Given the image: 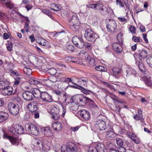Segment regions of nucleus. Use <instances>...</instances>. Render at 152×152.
<instances>
[{
    "instance_id": "nucleus-46",
    "label": "nucleus",
    "mask_w": 152,
    "mask_h": 152,
    "mask_svg": "<svg viewBox=\"0 0 152 152\" xmlns=\"http://www.w3.org/2000/svg\"><path fill=\"white\" fill-rule=\"evenodd\" d=\"M132 40L135 42H140L142 41V39L140 37H137L135 36H133Z\"/></svg>"
},
{
    "instance_id": "nucleus-20",
    "label": "nucleus",
    "mask_w": 152,
    "mask_h": 152,
    "mask_svg": "<svg viewBox=\"0 0 152 152\" xmlns=\"http://www.w3.org/2000/svg\"><path fill=\"white\" fill-rule=\"evenodd\" d=\"M6 137L9 139L12 144L13 145H18L19 144V141L15 137L6 135Z\"/></svg>"
},
{
    "instance_id": "nucleus-56",
    "label": "nucleus",
    "mask_w": 152,
    "mask_h": 152,
    "mask_svg": "<svg viewBox=\"0 0 152 152\" xmlns=\"http://www.w3.org/2000/svg\"><path fill=\"white\" fill-rule=\"evenodd\" d=\"M116 4L119 5L120 7H123L124 6V4L121 0H116Z\"/></svg>"
},
{
    "instance_id": "nucleus-50",
    "label": "nucleus",
    "mask_w": 152,
    "mask_h": 152,
    "mask_svg": "<svg viewBox=\"0 0 152 152\" xmlns=\"http://www.w3.org/2000/svg\"><path fill=\"white\" fill-rule=\"evenodd\" d=\"M88 81V80L86 78H83L82 77L80 79V80L78 81V82H81L83 84V85L86 86V83Z\"/></svg>"
},
{
    "instance_id": "nucleus-45",
    "label": "nucleus",
    "mask_w": 152,
    "mask_h": 152,
    "mask_svg": "<svg viewBox=\"0 0 152 152\" xmlns=\"http://www.w3.org/2000/svg\"><path fill=\"white\" fill-rule=\"evenodd\" d=\"M43 13L48 16L50 18L53 19V17L51 13L49 10L47 9H44L42 10Z\"/></svg>"
},
{
    "instance_id": "nucleus-2",
    "label": "nucleus",
    "mask_w": 152,
    "mask_h": 152,
    "mask_svg": "<svg viewBox=\"0 0 152 152\" xmlns=\"http://www.w3.org/2000/svg\"><path fill=\"white\" fill-rule=\"evenodd\" d=\"M84 36L87 40L91 42H95L98 37L96 34L89 28H88L86 30Z\"/></svg>"
},
{
    "instance_id": "nucleus-17",
    "label": "nucleus",
    "mask_w": 152,
    "mask_h": 152,
    "mask_svg": "<svg viewBox=\"0 0 152 152\" xmlns=\"http://www.w3.org/2000/svg\"><path fill=\"white\" fill-rule=\"evenodd\" d=\"M52 127L54 130L58 131L61 130L62 129L63 125L61 123L57 122L53 123Z\"/></svg>"
},
{
    "instance_id": "nucleus-35",
    "label": "nucleus",
    "mask_w": 152,
    "mask_h": 152,
    "mask_svg": "<svg viewBox=\"0 0 152 152\" xmlns=\"http://www.w3.org/2000/svg\"><path fill=\"white\" fill-rule=\"evenodd\" d=\"M80 40V41L78 44V45H77V47L80 48H82L84 47L85 45V44L86 42H84L83 38H81V39Z\"/></svg>"
},
{
    "instance_id": "nucleus-44",
    "label": "nucleus",
    "mask_w": 152,
    "mask_h": 152,
    "mask_svg": "<svg viewBox=\"0 0 152 152\" xmlns=\"http://www.w3.org/2000/svg\"><path fill=\"white\" fill-rule=\"evenodd\" d=\"M56 76H53L51 77L48 80L50 81V82H52L53 83H55L58 81V78H57Z\"/></svg>"
},
{
    "instance_id": "nucleus-54",
    "label": "nucleus",
    "mask_w": 152,
    "mask_h": 152,
    "mask_svg": "<svg viewBox=\"0 0 152 152\" xmlns=\"http://www.w3.org/2000/svg\"><path fill=\"white\" fill-rule=\"evenodd\" d=\"M21 78L19 77H16L15 78V82L14 84L15 85H18L20 83Z\"/></svg>"
},
{
    "instance_id": "nucleus-27",
    "label": "nucleus",
    "mask_w": 152,
    "mask_h": 152,
    "mask_svg": "<svg viewBox=\"0 0 152 152\" xmlns=\"http://www.w3.org/2000/svg\"><path fill=\"white\" fill-rule=\"evenodd\" d=\"M36 147L40 151L43 149V142L41 141L38 140H36Z\"/></svg>"
},
{
    "instance_id": "nucleus-47",
    "label": "nucleus",
    "mask_w": 152,
    "mask_h": 152,
    "mask_svg": "<svg viewBox=\"0 0 152 152\" xmlns=\"http://www.w3.org/2000/svg\"><path fill=\"white\" fill-rule=\"evenodd\" d=\"M78 107L77 104H75L74 105L71 106L70 107V110L71 111H77L78 109Z\"/></svg>"
},
{
    "instance_id": "nucleus-33",
    "label": "nucleus",
    "mask_w": 152,
    "mask_h": 152,
    "mask_svg": "<svg viewBox=\"0 0 152 152\" xmlns=\"http://www.w3.org/2000/svg\"><path fill=\"white\" fill-rule=\"evenodd\" d=\"M117 40L120 44H123V34L122 33L120 32L118 34L116 37Z\"/></svg>"
},
{
    "instance_id": "nucleus-29",
    "label": "nucleus",
    "mask_w": 152,
    "mask_h": 152,
    "mask_svg": "<svg viewBox=\"0 0 152 152\" xmlns=\"http://www.w3.org/2000/svg\"><path fill=\"white\" fill-rule=\"evenodd\" d=\"M139 56L141 58L144 59L148 56L147 51L146 50H142L139 53Z\"/></svg>"
},
{
    "instance_id": "nucleus-49",
    "label": "nucleus",
    "mask_w": 152,
    "mask_h": 152,
    "mask_svg": "<svg viewBox=\"0 0 152 152\" xmlns=\"http://www.w3.org/2000/svg\"><path fill=\"white\" fill-rule=\"evenodd\" d=\"M48 73L51 75H54L56 73V70L53 67L49 69Z\"/></svg>"
},
{
    "instance_id": "nucleus-51",
    "label": "nucleus",
    "mask_w": 152,
    "mask_h": 152,
    "mask_svg": "<svg viewBox=\"0 0 152 152\" xmlns=\"http://www.w3.org/2000/svg\"><path fill=\"white\" fill-rule=\"evenodd\" d=\"M116 143L118 145L122 147L124 144L122 140L120 138H117L116 140Z\"/></svg>"
},
{
    "instance_id": "nucleus-9",
    "label": "nucleus",
    "mask_w": 152,
    "mask_h": 152,
    "mask_svg": "<svg viewBox=\"0 0 152 152\" xmlns=\"http://www.w3.org/2000/svg\"><path fill=\"white\" fill-rule=\"evenodd\" d=\"M22 96L25 100L28 101L34 99V95L31 90L30 91H24L22 94Z\"/></svg>"
},
{
    "instance_id": "nucleus-48",
    "label": "nucleus",
    "mask_w": 152,
    "mask_h": 152,
    "mask_svg": "<svg viewBox=\"0 0 152 152\" xmlns=\"http://www.w3.org/2000/svg\"><path fill=\"white\" fill-rule=\"evenodd\" d=\"M95 69L96 70L102 72H106L107 70L105 67H95Z\"/></svg>"
},
{
    "instance_id": "nucleus-32",
    "label": "nucleus",
    "mask_w": 152,
    "mask_h": 152,
    "mask_svg": "<svg viewBox=\"0 0 152 152\" xmlns=\"http://www.w3.org/2000/svg\"><path fill=\"white\" fill-rule=\"evenodd\" d=\"M23 71L24 74L28 75H30L32 72L31 69L29 67H24Z\"/></svg>"
},
{
    "instance_id": "nucleus-37",
    "label": "nucleus",
    "mask_w": 152,
    "mask_h": 152,
    "mask_svg": "<svg viewBox=\"0 0 152 152\" xmlns=\"http://www.w3.org/2000/svg\"><path fill=\"white\" fill-rule=\"evenodd\" d=\"M139 70L142 75H147L148 74V71L145 67H138Z\"/></svg>"
},
{
    "instance_id": "nucleus-6",
    "label": "nucleus",
    "mask_w": 152,
    "mask_h": 152,
    "mask_svg": "<svg viewBox=\"0 0 152 152\" xmlns=\"http://www.w3.org/2000/svg\"><path fill=\"white\" fill-rule=\"evenodd\" d=\"M7 108L10 112L14 115H17L19 112V106L18 104L10 102L7 106Z\"/></svg>"
},
{
    "instance_id": "nucleus-16",
    "label": "nucleus",
    "mask_w": 152,
    "mask_h": 152,
    "mask_svg": "<svg viewBox=\"0 0 152 152\" xmlns=\"http://www.w3.org/2000/svg\"><path fill=\"white\" fill-rule=\"evenodd\" d=\"M41 131L42 133L46 137H50L53 135L52 132L48 127L42 128L41 129Z\"/></svg>"
},
{
    "instance_id": "nucleus-63",
    "label": "nucleus",
    "mask_w": 152,
    "mask_h": 152,
    "mask_svg": "<svg viewBox=\"0 0 152 152\" xmlns=\"http://www.w3.org/2000/svg\"><path fill=\"white\" fill-rule=\"evenodd\" d=\"M85 44L84 47L85 48H87L88 50H90L91 49L92 47L90 43L86 42Z\"/></svg>"
},
{
    "instance_id": "nucleus-10",
    "label": "nucleus",
    "mask_w": 152,
    "mask_h": 152,
    "mask_svg": "<svg viewBox=\"0 0 152 152\" xmlns=\"http://www.w3.org/2000/svg\"><path fill=\"white\" fill-rule=\"evenodd\" d=\"M110 22L106 25V28L107 31L109 32H114L115 28H116V24L114 21L113 20H109Z\"/></svg>"
},
{
    "instance_id": "nucleus-12",
    "label": "nucleus",
    "mask_w": 152,
    "mask_h": 152,
    "mask_svg": "<svg viewBox=\"0 0 152 152\" xmlns=\"http://www.w3.org/2000/svg\"><path fill=\"white\" fill-rule=\"evenodd\" d=\"M27 107L31 112H35L38 109L37 102L35 101H33L29 103Z\"/></svg>"
},
{
    "instance_id": "nucleus-61",
    "label": "nucleus",
    "mask_w": 152,
    "mask_h": 152,
    "mask_svg": "<svg viewBox=\"0 0 152 152\" xmlns=\"http://www.w3.org/2000/svg\"><path fill=\"white\" fill-rule=\"evenodd\" d=\"M87 7L84 6L82 7L81 8L80 12L83 13H85L87 11Z\"/></svg>"
},
{
    "instance_id": "nucleus-43",
    "label": "nucleus",
    "mask_w": 152,
    "mask_h": 152,
    "mask_svg": "<svg viewBox=\"0 0 152 152\" xmlns=\"http://www.w3.org/2000/svg\"><path fill=\"white\" fill-rule=\"evenodd\" d=\"M5 6L9 8L10 9H12L15 7L14 4L11 1H8L6 3Z\"/></svg>"
},
{
    "instance_id": "nucleus-13",
    "label": "nucleus",
    "mask_w": 152,
    "mask_h": 152,
    "mask_svg": "<svg viewBox=\"0 0 152 152\" xmlns=\"http://www.w3.org/2000/svg\"><path fill=\"white\" fill-rule=\"evenodd\" d=\"M102 15H105L112 12V10L110 7L107 8L104 6L100 4V7L99 8Z\"/></svg>"
},
{
    "instance_id": "nucleus-15",
    "label": "nucleus",
    "mask_w": 152,
    "mask_h": 152,
    "mask_svg": "<svg viewBox=\"0 0 152 152\" xmlns=\"http://www.w3.org/2000/svg\"><path fill=\"white\" fill-rule=\"evenodd\" d=\"M82 117L86 120H88L90 118V115L89 112L85 110H82L79 111L78 112Z\"/></svg>"
},
{
    "instance_id": "nucleus-24",
    "label": "nucleus",
    "mask_w": 152,
    "mask_h": 152,
    "mask_svg": "<svg viewBox=\"0 0 152 152\" xmlns=\"http://www.w3.org/2000/svg\"><path fill=\"white\" fill-rule=\"evenodd\" d=\"M115 136L116 134L115 133L112 131H110L107 132L106 137L107 138L110 139L115 137Z\"/></svg>"
},
{
    "instance_id": "nucleus-55",
    "label": "nucleus",
    "mask_w": 152,
    "mask_h": 152,
    "mask_svg": "<svg viewBox=\"0 0 152 152\" xmlns=\"http://www.w3.org/2000/svg\"><path fill=\"white\" fill-rule=\"evenodd\" d=\"M98 150L95 147H90L88 152H98Z\"/></svg>"
},
{
    "instance_id": "nucleus-30",
    "label": "nucleus",
    "mask_w": 152,
    "mask_h": 152,
    "mask_svg": "<svg viewBox=\"0 0 152 152\" xmlns=\"http://www.w3.org/2000/svg\"><path fill=\"white\" fill-rule=\"evenodd\" d=\"M29 82L32 84L38 85H39L40 81H38L36 78H30L28 80Z\"/></svg>"
},
{
    "instance_id": "nucleus-41",
    "label": "nucleus",
    "mask_w": 152,
    "mask_h": 152,
    "mask_svg": "<svg viewBox=\"0 0 152 152\" xmlns=\"http://www.w3.org/2000/svg\"><path fill=\"white\" fill-rule=\"evenodd\" d=\"M69 61L72 62L79 64V63L78 61V58L74 57H70L69 58Z\"/></svg>"
},
{
    "instance_id": "nucleus-57",
    "label": "nucleus",
    "mask_w": 152,
    "mask_h": 152,
    "mask_svg": "<svg viewBox=\"0 0 152 152\" xmlns=\"http://www.w3.org/2000/svg\"><path fill=\"white\" fill-rule=\"evenodd\" d=\"M125 148L123 147H121L118 148L116 152H126Z\"/></svg>"
},
{
    "instance_id": "nucleus-26",
    "label": "nucleus",
    "mask_w": 152,
    "mask_h": 152,
    "mask_svg": "<svg viewBox=\"0 0 152 152\" xmlns=\"http://www.w3.org/2000/svg\"><path fill=\"white\" fill-rule=\"evenodd\" d=\"M100 4H90L86 5V6L88 8H90L95 10H99L100 7Z\"/></svg>"
},
{
    "instance_id": "nucleus-8",
    "label": "nucleus",
    "mask_w": 152,
    "mask_h": 152,
    "mask_svg": "<svg viewBox=\"0 0 152 152\" xmlns=\"http://www.w3.org/2000/svg\"><path fill=\"white\" fill-rule=\"evenodd\" d=\"M95 126L97 129L100 130H104L106 128V125L105 122L102 119L96 120Z\"/></svg>"
},
{
    "instance_id": "nucleus-38",
    "label": "nucleus",
    "mask_w": 152,
    "mask_h": 152,
    "mask_svg": "<svg viewBox=\"0 0 152 152\" xmlns=\"http://www.w3.org/2000/svg\"><path fill=\"white\" fill-rule=\"evenodd\" d=\"M121 69L118 67H113L112 69L113 72L115 75H117L120 72Z\"/></svg>"
},
{
    "instance_id": "nucleus-58",
    "label": "nucleus",
    "mask_w": 152,
    "mask_h": 152,
    "mask_svg": "<svg viewBox=\"0 0 152 152\" xmlns=\"http://www.w3.org/2000/svg\"><path fill=\"white\" fill-rule=\"evenodd\" d=\"M67 49L69 51H73L74 49V47L72 45H69L67 46Z\"/></svg>"
},
{
    "instance_id": "nucleus-3",
    "label": "nucleus",
    "mask_w": 152,
    "mask_h": 152,
    "mask_svg": "<svg viewBox=\"0 0 152 152\" xmlns=\"http://www.w3.org/2000/svg\"><path fill=\"white\" fill-rule=\"evenodd\" d=\"M25 126L26 129L29 133L35 136L39 134V129L33 124L31 123L26 124Z\"/></svg>"
},
{
    "instance_id": "nucleus-64",
    "label": "nucleus",
    "mask_w": 152,
    "mask_h": 152,
    "mask_svg": "<svg viewBox=\"0 0 152 152\" xmlns=\"http://www.w3.org/2000/svg\"><path fill=\"white\" fill-rule=\"evenodd\" d=\"M54 94H56V95L58 96H60L62 94V92L60 90H57L54 91H53Z\"/></svg>"
},
{
    "instance_id": "nucleus-5",
    "label": "nucleus",
    "mask_w": 152,
    "mask_h": 152,
    "mask_svg": "<svg viewBox=\"0 0 152 152\" xmlns=\"http://www.w3.org/2000/svg\"><path fill=\"white\" fill-rule=\"evenodd\" d=\"M5 83L4 81L0 82V88L2 89V92L4 96L10 95L12 94L13 92V88L11 86H8L5 87Z\"/></svg>"
},
{
    "instance_id": "nucleus-14",
    "label": "nucleus",
    "mask_w": 152,
    "mask_h": 152,
    "mask_svg": "<svg viewBox=\"0 0 152 152\" xmlns=\"http://www.w3.org/2000/svg\"><path fill=\"white\" fill-rule=\"evenodd\" d=\"M123 44H120V43L115 42L112 44V47L114 51L118 53H120L122 52L123 48L121 45Z\"/></svg>"
},
{
    "instance_id": "nucleus-60",
    "label": "nucleus",
    "mask_w": 152,
    "mask_h": 152,
    "mask_svg": "<svg viewBox=\"0 0 152 152\" xmlns=\"http://www.w3.org/2000/svg\"><path fill=\"white\" fill-rule=\"evenodd\" d=\"M39 44L43 46H45L48 44L47 41L45 40V39H43L42 40V42H40Z\"/></svg>"
},
{
    "instance_id": "nucleus-62",
    "label": "nucleus",
    "mask_w": 152,
    "mask_h": 152,
    "mask_svg": "<svg viewBox=\"0 0 152 152\" xmlns=\"http://www.w3.org/2000/svg\"><path fill=\"white\" fill-rule=\"evenodd\" d=\"M29 24L28 23L26 22L25 23V25L24 27V29L26 31V32H28L29 31Z\"/></svg>"
},
{
    "instance_id": "nucleus-28",
    "label": "nucleus",
    "mask_w": 152,
    "mask_h": 152,
    "mask_svg": "<svg viewBox=\"0 0 152 152\" xmlns=\"http://www.w3.org/2000/svg\"><path fill=\"white\" fill-rule=\"evenodd\" d=\"M10 14L12 18L16 20L18 18V17L19 16V14L15 10H13Z\"/></svg>"
},
{
    "instance_id": "nucleus-18",
    "label": "nucleus",
    "mask_w": 152,
    "mask_h": 152,
    "mask_svg": "<svg viewBox=\"0 0 152 152\" xmlns=\"http://www.w3.org/2000/svg\"><path fill=\"white\" fill-rule=\"evenodd\" d=\"M138 114H136L134 116V118L137 121H139L140 120L143 122L144 121V120L143 118V115L142 114V111L140 109H138Z\"/></svg>"
},
{
    "instance_id": "nucleus-34",
    "label": "nucleus",
    "mask_w": 152,
    "mask_h": 152,
    "mask_svg": "<svg viewBox=\"0 0 152 152\" xmlns=\"http://www.w3.org/2000/svg\"><path fill=\"white\" fill-rule=\"evenodd\" d=\"M95 147L97 150L99 152L100 151L103 150L104 148V145L101 143H98L96 145V147Z\"/></svg>"
},
{
    "instance_id": "nucleus-59",
    "label": "nucleus",
    "mask_w": 152,
    "mask_h": 152,
    "mask_svg": "<svg viewBox=\"0 0 152 152\" xmlns=\"http://www.w3.org/2000/svg\"><path fill=\"white\" fill-rule=\"evenodd\" d=\"M129 30L131 33L134 34H136V28L134 26H132L130 27L129 28Z\"/></svg>"
},
{
    "instance_id": "nucleus-21",
    "label": "nucleus",
    "mask_w": 152,
    "mask_h": 152,
    "mask_svg": "<svg viewBox=\"0 0 152 152\" xmlns=\"http://www.w3.org/2000/svg\"><path fill=\"white\" fill-rule=\"evenodd\" d=\"M32 93L34 95V97L36 98H39L40 97L41 93L40 91L37 88H34L31 90Z\"/></svg>"
},
{
    "instance_id": "nucleus-40",
    "label": "nucleus",
    "mask_w": 152,
    "mask_h": 152,
    "mask_svg": "<svg viewBox=\"0 0 152 152\" xmlns=\"http://www.w3.org/2000/svg\"><path fill=\"white\" fill-rule=\"evenodd\" d=\"M49 83L50 81L48 80H43L42 82L40 81L39 86L42 85L45 86H50L49 84Z\"/></svg>"
},
{
    "instance_id": "nucleus-39",
    "label": "nucleus",
    "mask_w": 152,
    "mask_h": 152,
    "mask_svg": "<svg viewBox=\"0 0 152 152\" xmlns=\"http://www.w3.org/2000/svg\"><path fill=\"white\" fill-rule=\"evenodd\" d=\"M88 60L89 64L92 66H94L96 64V62L94 58H93L90 57L89 56L88 59H86Z\"/></svg>"
},
{
    "instance_id": "nucleus-1",
    "label": "nucleus",
    "mask_w": 152,
    "mask_h": 152,
    "mask_svg": "<svg viewBox=\"0 0 152 152\" xmlns=\"http://www.w3.org/2000/svg\"><path fill=\"white\" fill-rule=\"evenodd\" d=\"M62 152H77L76 145L72 142H69L67 145H63L61 148Z\"/></svg>"
},
{
    "instance_id": "nucleus-4",
    "label": "nucleus",
    "mask_w": 152,
    "mask_h": 152,
    "mask_svg": "<svg viewBox=\"0 0 152 152\" xmlns=\"http://www.w3.org/2000/svg\"><path fill=\"white\" fill-rule=\"evenodd\" d=\"M68 21L70 23L71 28L75 29L79 26V21L78 17L75 15H70L68 18Z\"/></svg>"
},
{
    "instance_id": "nucleus-19",
    "label": "nucleus",
    "mask_w": 152,
    "mask_h": 152,
    "mask_svg": "<svg viewBox=\"0 0 152 152\" xmlns=\"http://www.w3.org/2000/svg\"><path fill=\"white\" fill-rule=\"evenodd\" d=\"M9 116L8 113L3 111L0 112V122L4 121L7 120Z\"/></svg>"
},
{
    "instance_id": "nucleus-53",
    "label": "nucleus",
    "mask_w": 152,
    "mask_h": 152,
    "mask_svg": "<svg viewBox=\"0 0 152 152\" xmlns=\"http://www.w3.org/2000/svg\"><path fill=\"white\" fill-rule=\"evenodd\" d=\"M52 115V118L54 120H56L58 119L60 117L59 113H55L51 114Z\"/></svg>"
},
{
    "instance_id": "nucleus-42",
    "label": "nucleus",
    "mask_w": 152,
    "mask_h": 152,
    "mask_svg": "<svg viewBox=\"0 0 152 152\" xmlns=\"http://www.w3.org/2000/svg\"><path fill=\"white\" fill-rule=\"evenodd\" d=\"M80 87L81 88H83V92L84 94H85L87 95V94H88V92L91 93L93 95L95 96V95L96 94L92 91L90 90H86L84 89V88H83V87L80 86Z\"/></svg>"
},
{
    "instance_id": "nucleus-52",
    "label": "nucleus",
    "mask_w": 152,
    "mask_h": 152,
    "mask_svg": "<svg viewBox=\"0 0 152 152\" xmlns=\"http://www.w3.org/2000/svg\"><path fill=\"white\" fill-rule=\"evenodd\" d=\"M38 69L40 70L41 71H42L44 72H48L49 69L48 67H36Z\"/></svg>"
},
{
    "instance_id": "nucleus-36",
    "label": "nucleus",
    "mask_w": 152,
    "mask_h": 152,
    "mask_svg": "<svg viewBox=\"0 0 152 152\" xmlns=\"http://www.w3.org/2000/svg\"><path fill=\"white\" fill-rule=\"evenodd\" d=\"M52 8L51 9L54 11H58L60 10V6L58 4H53L52 5Z\"/></svg>"
},
{
    "instance_id": "nucleus-31",
    "label": "nucleus",
    "mask_w": 152,
    "mask_h": 152,
    "mask_svg": "<svg viewBox=\"0 0 152 152\" xmlns=\"http://www.w3.org/2000/svg\"><path fill=\"white\" fill-rule=\"evenodd\" d=\"M15 128V125H12L8 127V130L10 132L14 135H16V132Z\"/></svg>"
},
{
    "instance_id": "nucleus-23",
    "label": "nucleus",
    "mask_w": 152,
    "mask_h": 152,
    "mask_svg": "<svg viewBox=\"0 0 152 152\" xmlns=\"http://www.w3.org/2000/svg\"><path fill=\"white\" fill-rule=\"evenodd\" d=\"M59 108L58 106H53L50 107V112L51 114L59 113Z\"/></svg>"
},
{
    "instance_id": "nucleus-25",
    "label": "nucleus",
    "mask_w": 152,
    "mask_h": 152,
    "mask_svg": "<svg viewBox=\"0 0 152 152\" xmlns=\"http://www.w3.org/2000/svg\"><path fill=\"white\" fill-rule=\"evenodd\" d=\"M82 37H79L77 36H75L73 37L72 41L74 44L77 47L78 45V44L81 39Z\"/></svg>"
},
{
    "instance_id": "nucleus-11",
    "label": "nucleus",
    "mask_w": 152,
    "mask_h": 152,
    "mask_svg": "<svg viewBox=\"0 0 152 152\" xmlns=\"http://www.w3.org/2000/svg\"><path fill=\"white\" fill-rule=\"evenodd\" d=\"M40 97L44 101L50 102L52 101V96L47 92H41Z\"/></svg>"
},
{
    "instance_id": "nucleus-22",
    "label": "nucleus",
    "mask_w": 152,
    "mask_h": 152,
    "mask_svg": "<svg viewBox=\"0 0 152 152\" xmlns=\"http://www.w3.org/2000/svg\"><path fill=\"white\" fill-rule=\"evenodd\" d=\"M15 128L17 134H22L24 133V131L23 127L21 125L18 124H15Z\"/></svg>"
},
{
    "instance_id": "nucleus-7",
    "label": "nucleus",
    "mask_w": 152,
    "mask_h": 152,
    "mask_svg": "<svg viewBox=\"0 0 152 152\" xmlns=\"http://www.w3.org/2000/svg\"><path fill=\"white\" fill-rule=\"evenodd\" d=\"M75 98L77 101H79L82 105L85 104L87 102H93V101L89 98L86 97L81 95H77L75 96Z\"/></svg>"
}]
</instances>
